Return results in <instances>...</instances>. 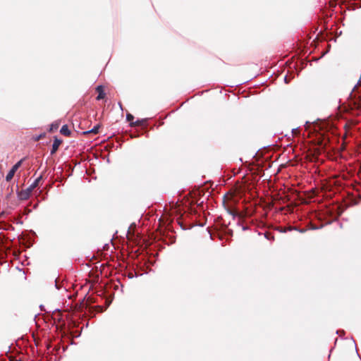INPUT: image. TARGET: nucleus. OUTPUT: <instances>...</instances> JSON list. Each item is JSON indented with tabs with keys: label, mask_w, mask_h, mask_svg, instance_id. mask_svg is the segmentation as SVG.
<instances>
[{
	"label": "nucleus",
	"mask_w": 361,
	"mask_h": 361,
	"mask_svg": "<svg viewBox=\"0 0 361 361\" xmlns=\"http://www.w3.org/2000/svg\"><path fill=\"white\" fill-rule=\"evenodd\" d=\"M264 159H250L243 162L240 171H245L246 174L250 172L252 175L262 176L264 175Z\"/></svg>",
	"instance_id": "1"
},
{
	"label": "nucleus",
	"mask_w": 361,
	"mask_h": 361,
	"mask_svg": "<svg viewBox=\"0 0 361 361\" xmlns=\"http://www.w3.org/2000/svg\"><path fill=\"white\" fill-rule=\"evenodd\" d=\"M317 139V145H314L310 149L312 151V156L314 158H317V157L322 154V152H324V147L330 140L329 135H325L324 133H319Z\"/></svg>",
	"instance_id": "2"
},
{
	"label": "nucleus",
	"mask_w": 361,
	"mask_h": 361,
	"mask_svg": "<svg viewBox=\"0 0 361 361\" xmlns=\"http://www.w3.org/2000/svg\"><path fill=\"white\" fill-rule=\"evenodd\" d=\"M357 88L355 85L350 93V98L352 99V103L350 102V106L353 109H360L361 108V95H359L357 98H355V90Z\"/></svg>",
	"instance_id": "3"
},
{
	"label": "nucleus",
	"mask_w": 361,
	"mask_h": 361,
	"mask_svg": "<svg viewBox=\"0 0 361 361\" xmlns=\"http://www.w3.org/2000/svg\"><path fill=\"white\" fill-rule=\"evenodd\" d=\"M62 140L58 139L57 137L54 138V143L52 145V147L51 149V155H53L59 149V145L61 144Z\"/></svg>",
	"instance_id": "4"
},
{
	"label": "nucleus",
	"mask_w": 361,
	"mask_h": 361,
	"mask_svg": "<svg viewBox=\"0 0 361 361\" xmlns=\"http://www.w3.org/2000/svg\"><path fill=\"white\" fill-rule=\"evenodd\" d=\"M96 91L98 92V95L97 97V100H101V99H103L105 97L106 94L104 92V87L103 86L99 85L96 88Z\"/></svg>",
	"instance_id": "5"
},
{
	"label": "nucleus",
	"mask_w": 361,
	"mask_h": 361,
	"mask_svg": "<svg viewBox=\"0 0 361 361\" xmlns=\"http://www.w3.org/2000/svg\"><path fill=\"white\" fill-rule=\"evenodd\" d=\"M42 180V176L38 177L35 180V181L27 188V190L29 193H30L32 190L37 188L39 185L40 180Z\"/></svg>",
	"instance_id": "6"
},
{
	"label": "nucleus",
	"mask_w": 361,
	"mask_h": 361,
	"mask_svg": "<svg viewBox=\"0 0 361 361\" xmlns=\"http://www.w3.org/2000/svg\"><path fill=\"white\" fill-rule=\"evenodd\" d=\"M100 126H101L100 124H97L92 129L84 132L83 134L87 135V134L92 133V134L96 135L99 133V129Z\"/></svg>",
	"instance_id": "7"
},
{
	"label": "nucleus",
	"mask_w": 361,
	"mask_h": 361,
	"mask_svg": "<svg viewBox=\"0 0 361 361\" xmlns=\"http://www.w3.org/2000/svg\"><path fill=\"white\" fill-rule=\"evenodd\" d=\"M60 132L62 135L66 136H69L71 135V130L68 129L66 125H64L61 127Z\"/></svg>",
	"instance_id": "8"
},
{
	"label": "nucleus",
	"mask_w": 361,
	"mask_h": 361,
	"mask_svg": "<svg viewBox=\"0 0 361 361\" xmlns=\"http://www.w3.org/2000/svg\"><path fill=\"white\" fill-rule=\"evenodd\" d=\"M145 123V120H137L135 122L130 123L131 126H142Z\"/></svg>",
	"instance_id": "9"
},
{
	"label": "nucleus",
	"mask_w": 361,
	"mask_h": 361,
	"mask_svg": "<svg viewBox=\"0 0 361 361\" xmlns=\"http://www.w3.org/2000/svg\"><path fill=\"white\" fill-rule=\"evenodd\" d=\"M21 164H22V159H20L18 162H17L15 165H13L11 170L13 171L14 173H16V171L18 169V168L21 166Z\"/></svg>",
	"instance_id": "10"
},
{
	"label": "nucleus",
	"mask_w": 361,
	"mask_h": 361,
	"mask_svg": "<svg viewBox=\"0 0 361 361\" xmlns=\"http://www.w3.org/2000/svg\"><path fill=\"white\" fill-rule=\"evenodd\" d=\"M16 173H14L13 171L10 170L8 174L6 176V181H10L13 178Z\"/></svg>",
	"instance_id": "11"
},
{
	"label": "nucleus",
	"mask_w": 361,
	"mask_h": 361,
	"mask_svg": "<svg viewBox=\"0 0 361 361\" xmlns=\"http://www.w3.org/2000/svg\"><path fill=\"white\" fill-rule=\"evenodd\" d=\"M126 119L128 121L132 123L134 119V116L130 114H128L126 116Z\"/></svg>",
	"instance_id": "12"
},
{
	"label": "nucleus",
	"mask_w": 361,
	"mask_h": 361,
	"mask_svg": "<svg viewBox=\"0 0 361 361\" xmlns=\"http://www.w3.org/2000/svg\"><path fill=\"white\" fill-rule=\"evenodd\" d=\"M59 127V125L58 124H52L51 126V130L53 131L54 129H57Z\"/></svg>",
	"instance_id": "13"
},
{
	"label": "nucleus",
	"mask_w": 361,
	"mask_h": 361,
	"mask_svg": "<svg viewBox=\"0 0 361 361\" xmlns=\"http://www.w3.org/2000/svg\"><path fill=\"white\" fill-rule=\"evenodd\" d=\"M174 242H175V237L173 235L170 236L169 243H173Z\"/></svg>",
	"instance_id": "14"
},
{
	"label": "nucleus",
	"mask_w": 361,
	"mask_h": 361,
	"mask_svg": "<svg viewBox=\"0 0 361 361\" xmlns=\"http://www.w3.org/2000/svg\"><path fill=\"white\" fill-rule=\"evenodd\" d=\"M260 155H259L258 154H256L255 156H253V159H255V158H260Z\"/></svg>",
	"instance_id": "15"
},
{
	"label": "nucleus",
	"mask_w": 361,
	"mask_h": 361,
	"mask_svg": "<svg viewBox=\"0 0 361 361\" xmlns=\"http://www.w3.org/2000/svg\"><path fill=\"white\" fill-rule=\"evenodd\" d=\"M230 213H231L232 215H233V216H235V215H236V214H237V212H230Z\"/></svg>",
	"instance_id": "16"
},
{
	"label": "nucleus",
	"mask_w": 361,
	"mask_h": 361,
	"mask_svg": "<svg viewBox=\"0 0 361 361\" xmlns=\"http://www.w3.org/2000/svg\"><path fill=\"white\" fill-rule=\"evenodd\" d=\"M273 157V154L268 155L266 158L270 159Z\"/></svg>",
	"instance_id": "17"
},
{
	"label": "nucleus",
	"mask_w": 361,
	"mask_h": 361,
	"mask_svg": "<svg viewBox=\"0 0 361 361\" xmlns=\"http://www.w3.org/2000/svg\"><path fill=\"white\" fill-rule=\"evenodd\" d=\"M281 154H277L275 158L279 159L280 158Z\"/></svg>",
	"instance_id": "18"
},
{
	"label": "nucleus",
	"mask_w": 361,
	"mask_h": 361,
	"mask_svg": "<svg viewBox=\"0 0 361 361\" xmlns=\"http://www.w3.org/2000/svg\"><path fill=\"white\" fill-rule=\"evenodd\" d=\"M305 158V159L310 158V156L309 155H306Z\"/></svg>",
	"instance_id": "19"
},
{
	"label": "nucleus",
	"mask_w": 361,
	"mask_h": 361,
	"mask_svg": "<svg viewBox=\"0 0 361 361\" xmlns=\"http://www.w3.org/2000/svg\"><path fill=\"white\" fill-rule=\"evenodd\" d=\"M293 159H290L289 161L290 162ZM294 161H296L297 159H293Z\"/></svg>",
	"instance_id": "20"
},
{
	"label": "nucleus",
	"mask_w": 361,
	"mask_h": 361,
	"mask_svg": "<svg viewBox=\"0 0 361 361\" xmlns=\"http://www.w3.org/2000/svg\"><path fill=\"white\" fill-rule=\"evenodd\" d=\"M293 158H294V159L298 158V155H295Z\"/></svg>",
	"instance_id": "21"
}]
</instances>
